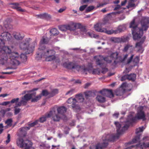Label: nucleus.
Wrapping results in <instances>:
<instances>
[{"label": "nucleus", "mask_w": 149, "mask_h": 149, "mask_svg": "<svg viewBox=\"0 0 149 149\" xmlns=\"http://www.w3.org/2000/svg\"><path fill=\"white\" fill-rule=\"evenodd\" d=\"M143 107H140L138 109L137 113L136 115L134 116V113L130 114L128 117V120L126 122V124L122 127V123L118 122H115L114 124L116 125L117 133L116 134H104L102 138L103 142L101 145L98 144L95 147L92 146L94 149H102L103 148L107 147L109 141H112L114 139L118 138L119 136L123 134L127 130L130 125L133 122L137 120L142 119L144 121L146 120L145 116L143 111Z\"/></svg>", "instance_id": "obj_1"}, {"label": "nucleus", "mask_w": 149, "mask_h": 149, "mask_svg": "<svg viewBox=\"0 0 149 149\" xmlns=\"http://www.w3.org/2000/svg\"><path fill=\"white\" fill-rule=\"evenodd\" d=\"M135 19H134L130 23L129 27L132 28V33L133 38L134 40H139L137 42L135 45V47L137 49V52L142 53L144 50L142 45L145 42L146 37L142 36L143 31H146L148 27L149 17H143L141 21V28L137 27V25L135 23Z\"/></svg>", "instance_id": "obj_2"}, {"label": "nucleus", "mask_w": 149, "mask_h": 149, "mask_svg": "<svg viewBox=\"0 0 149 149\" xmlns=\"http://www.w3.org/2000/svg\"><path fill=\"white\" fill-rule=\"evenodd\" d=\"M3 45H1V47ZM0 64L3 65L6 63L12 64H19L17 59L18 54L17 52H11V49L8 46H4L0 51Z\"/></svg>", "instance_id": "obj_3"}, {"label": "nucleus", "mask_w": 149, "mask_h": 149, "mask_svg": "<svg viewBox=\"0 0 149 149\" xmlns=\"http://www.w3.org/2000/svg\"><path fill=\"white\" fill-rule=\"evenodd\" d=\"M118 54L117 52L112 54L111 56L104 57L102 56L98 55L94 57V60L97 65H98L101 68L100 72L103 74H105L107 72L108 70L106 68L107 63H110L113 61L114 63L116 64L117 61L116 60L118 58L117 56Z\"/></svg>", "instance_id": "obj_4"}, {"label": "nucleus", "mask_w": 149, "mask_h": 149, "mask_svg": "<svg viewBox=\"0 0 149 149\" xmlns=\"http://www.w3.org/2000/svg\"><path fill=\"white\" fill-rule=\"evenodd\" d=\"M63 66L69 69L76 70L83 74H86L88 73H92L93 74H98L100 72V71L98 69H93L92 65L80 66L74 65L72 63L68 61L65 62L63 64Z\"/></svg>", "instance_id": "obj_5"}, {"label": "nucleus", "mask_w": 149, "mask_h": 149, "mask_svg": "<svg viewBox=\"0 0 149 149\" xmlns=\"http://www.w3.org/2000/svg\"><path fill=\"white\" fill-rule=\"evenodd\" d=\"M149 139V138L146 137L144 138L142 141H140L139 136H136L131 142L127 143L126 146L128 147L125 149H142L149 147V143L147 142Z\"/></svg>", "instance_id": "obj_6"}, {"label": "nucleus", "mask_w": 149, "mask_h": 149, "mask_svg": "<svg viewBox=\"0 0 149 149\" xmlns=\"http://www.w3.org/2000/svg\"><path fill=\"white\" fill-rule=\"evenodd\" d=\"M54 54L55 52L54 50L45 49L42 52H37V58L38 59H39V58H44L45 61H47L53 60H56V62L59 61V59L54 55Z\"/></svg>", "instance_id": "obj_7"}, {"label": "nucleus", "mask_w": 149, "mask_h": 149, "mask_svg": "<svg viewBox=\"0 0 149 149\" xmlns=\"http://www.w3.org/2000/svg\"><path fill=\"white\" fill-rule=\"evenodd\" d=\"M116 14L115 13H112L108 14L102 21L96 23L94 25V30L96 31L103 32L106 30V25L109 23V19L111 16H114Z\"/></svg>", "instance_id": "obj_8"}, {"label": "nucleus", "mask_w": 149, "mask_h": 149, "mask_svg": "<svg viewBox=\"0 0 149 149\" xmlns=\"http://www.w3.org/2000/svg\"><path fill=\"white\" fill-rule=\"evenodd\" d=\"M30 38L27 39L19 44V47L21 49L27 50L29 51V52L26 53V54H29L32 52L35 46L37 45L36 41H35L32 43H30Z\"/></svg>", "instance_id": "obj_9"}, {"label": "nucleus", "mask_w": 149, "mask_h": 149, "mask_svg": "<svg viewBox=\"0 0 149 149\" xmlns=\"http://www.w3.org/2000/svg\"><path fill=\"white\" fill-rule=\"evenodd\" d=\"M36 93H33L27 94H26L22 98L21 101L18 102L19 100V98H17L12 99L10 102L11 103H16V106L15 107L20 106L22 105H25L27 102L32 97L36 95Z\"/></svg>", "instance_id": "obj_10"}, {"label": "nucleus", "mask_w": 149, "mask_h": 149, "mask_svg": "<svg viewBox=\"0 0 149 149\" xmlns=\"http://www.w3.org/2000/svg\"><path fill=\"white\" fill-rule=\"evenodd\" d=\"M67 30L70 31H74L77 29H79L81 31L86 32L85 26L80 23L71 21L67 24Z\"/></svg>", "instance_id": "obj_11"}, {"label": "nucleus", "mask_w": 149, "mask_h": 149, "mask_svg": "<svg viewBox=\"0 0 149 149\" xmlns=\"http://www.w3.org/2000/svg\"><path fill=\"white\" fill-rule=\"evenodd\" d=\"M17 144L20 148L24 147V149H35L32 147V143L28 140H24L19 138L17 141Z\"/></svg>", "instance_id": "obj_12"}, {"label": "nucleus", "mask_w": 149, "mask_h": 149, "mask_svg": "<svg viewBox=\"0 0 149 149\" xmlns=\"http://www.w3.org/2000/svg\"><path fill=\"white\" fill-rule=\"evenodd\" d=\"M38 121V120H36L32 123L29 124V127H24L19 129L18 131L19 136L21 137L25 136L26 134V131L29 130L31 127H33L36 125Z\"/></svg>", "instance_id": "obj_13"}, {"label": "nucleus", "mask_w": 149, "mask_h": 149, "mask_svg": "<svg viewBox=\"0 0 149 149\" xmlns=\"http://www.w3.org/2000/svg\"><path fill=\"white\" fill-rule=\"evenodd\" d=\"M129 85L126 83H123L119 90L117 91L116 95L120 96L125 92L130 91L131 89V88H128V86Z\"/></svg>", "instance_id": "obj_14"}, {"label": "nucleus", "mask_w": 149, "mask_h": 149, "mask_svg": "<svg viewBox=\"0 0 149 149\" xmlns=\"http://www.w3.org/2000/svg\"><path fill=\"white\" fill-rule=\"evenodd\" d=\"M1 39H0V47L1 45H4V43L2 40H10L12 36L10 33L7 32H4L2 33L1 34Z\"/></svg>", "instance_id": "obj_15"}, {"label": "nucleus", "mask_w": 149, "mask_h": 149, "mask_svg": "<svg viewBox=\"0 0 149 149\" xmlns=\"http://www.w3.org/2000/svg\"><path fill=\"white\" fill-rule=\"evenodd\" d=\"M49 40L45 36L42 37L40 42V45L37 52H42L45 49H46L42 45L48 43Z\"/></svg>", "instance_id": "obj_16"}, {"label": "nucleus", "mask_w": 149, "mask_h": 149, "mask_svg": "<svg viewBox=\"0 0 149 149\" xmlns=\"http://www.w3.org/2000/svg\"><path fill=\"white\" fill-rule=\"evenodd\" d=\"M77 102L76 100L72 97L69 98L67 101L68 104H72L74 110H77V111H78V110H80V108L79 106L75 105Z\"/></svg>", "instance_id": "obj_17"}, {"label": "nucleus", "mask_w": 149, "mask_h": 149, "mask_svg": "<svg viewBox=\"0 0 149 149\" xmlns=\"http://www.w3.org/2000/svg\"><path fill=\"white\" fill-rule=\"evenodd\" d=\"M55 112L54 109H52L50 112L46 114L45 116L41 117L40 119V121L41 123H43L45 121L47 118H49L52 116Z\"/></svg>", "instance_id": "obj_18"}, {"label": "nucleus", "mask_w": 149, "mask_h": 149, "mask_svg": "<svg viewBox=\"0 0 149 149\" xmlns=\"http://www.w3.org/2000/svg\"><path fill=\"white\" fill-rule=\"evenodd\" d=\"M57 110L58 113L63 116V114L66 111L67 109L64 107L63 106L58 107Z\"/></svg>", "instance_id": "obj_19"}, {"label": "nucleus", "mask_w": 149, "mask_h": 149, "mask_svg": "<svg viewBox=\"0 0 149 149\" xmlns=\"http://www.w3.org/2000/svg\"><path fill=\"white\" fill-rule=\"evenodd\" d=\"M11 7L12 8L16 9V10L19 11L21 12H24L25 10L23 9H22L19 6V4L18 3H11Z\"/></svg>", "instance_id": "obj_20"}, {"label": "nucleus", "mask_w": 149, "mask_h": 149, "mask_svg": "<svg viewBox=\"0 0 149 149\" xmlns=\"http://www.w3.org/2000/svg\"><path fill=\"white\" fill-rule=\"evenodd\" d=\"M134 49V47L132 45L130 44H127L125 46L123 51L124 52H126L129 50L130 52H132Z\"/></svg>", "instance_id": "obj_21"}, {"label": "nucleus", "mask_w": 149, "mask_h": 149, "mask_svg": "<svg viewBox=\"0 0 149 149\" xmlns=\"http://www.w3.org/2000/svg\"><path fill=\"white\" fill-rule=\"evenodd\" d=\"M54 109L55 110V113L52 116H53L52 118L53 120L54 121H59L61 118H63L61 116H59V114H56V107H54L52 109Z\"/></svg>", "instance_id": "obj_22"}, {"label": "nucleus", "mask_w": 149, "mask_h": 149, "mask_svg": "<svg viewBox=\"0 0 149 149\" xmlns=\"http://www.w3.org/2000/svg\"><path fill=\"white\" fill-rule=\"evenodd\" d=\"M96 100L99 102L103 103L106 101L105 97L103 95L98 94L96 97Z\"/></svg>", "instance_id": "obj_23"}, {"label": "nucleus", "mask_w": 149, "mask_h": 149, "mask_svg": "<svg viewBox=\"0 0 149 149\" xmlns=\"http://www.w3.org/2000/svg\"><path fill=\"white\" fill-rule=\"evenodd\" d=\"M126 29L125 25H123L119 26L117 29H116V34L122 32L123 31Z\"/></svg>", "instance_id": "obj_24"}, {"label": "nucleus", "mask_w": 149, "mask_h": 149, "mask_svg": "<svg viewBox=\"0 0 149 149\" xmlns=\"http://www.w3.org/2000/svg\"><path fill=\"white\" fill-rule=\"evenodd\" d=\"M75 97L76 99V100H77L78 102H82L84 100V98L81 94H79L76 95Z\"/></svg>", "instance_id": "obj_25"}, {"label": "nucleus", "mask_w": 149, "mask_h": 149, "mask_svg": "<svg viewBox=\"0 0 149 149\" xmlns=\"http://www.w3.org/2000/svg\"><path fill=\"white\" fill-rule=\"evenodd\" d=\"M39 17L40 18L45 19L47 20H49L51 18L50 15L47 13H44L40 15H39Z\"/></svg>", "instance_id": "obj_26"}, {"label": "nucleus", "mask_w": 149, "mask_h": 149, "mask_svg": "<svg viewBox=\"0 0 149 149\" xmlns=\"http://www.w3.org/2000/svg\"><path fill=\"white\" fill-rule=\"evenodd\" d=\"M18 58L17 59V60L19 63V61L18 60V59L19 58H20L22 59V61L23 62L24 61H25L27 59V57L26 56L25 54H22L20 56H19V55H18ZM19 64H18L17 65H19ZM15 65H17V64H15Z\"/></svg>", "instance_id": "obj_27"}, {"label": "nucleus", "mask_w": 149, "mask_h": 149, "mask_svg": "<svg viewBox=\"0 0 149 149\" xmlns=\"http://www.w3.org/2000/svg\"><path fill=\"white\" fill-rule=\"evenodd\" d=\"M109 92L111 93L110 92L108 91V90L103 89L99 91L98 93L103 96H106L107 94V93H109Z\"/></svg>", "instance_id": "obj_28"}, {"label": "nucleus", "mask_w": 149, "mask_h": 149, "mask_svg": "<svg viewBox=\"0 0 149 149\" xmlns=\"http://www.w3.org/2000/svg\"><path fill=\"white\" fill-rule=\"evenodd\" d=\"M13 35L14 38L20 40L22 39V38L20 34L17 32H14L13 33Z\"/></svg>", "instance_id": "obj_29"}, {"label": "nucleus", "mask_w": 149, "mask_h": 149, "mask_svg": "<svg viewBox=\"0 0 149 149\" xmlns=\"http://www.w3.org/2000/svg\"><path fill=\"white\" fill-rule=\"evenodd\" d=\"M104 32L105 33L108 34H116V30H113L111 29L110 30H107V29L106 28V30Z\"/></svg>", "instance_id": "obj_30"}, {"label": "nucleus", "mask_w": 149, "mask_h": 149, "mask_svg": "<svg viewBox=\"0 0 149 149\" xmlns=\"http://www.w3.org/2000/svg\"><path fill=\"white\" fill-rule=\"evenodd\" d=\"M4 25L5 27L7 29L11 28V25L7 20H6L4 22Z\"/></svg>", "instance_id": "obj_31"}, {"label": "nucleus", "mask_w": 149, "mask_h": 149, "mask_svg": "<svg viewBox=\"0 0 149 149\" xmlns=\"http://www.w3.org/2000/svg\"><path fill=\"white\" fill-rule=\"evenodd\" d=\"M128 76L129 80L134 81L136 79V74H130V75H128Z\"/></svg>", "instance_id": "obj_32"}, {"label": "nucleus", "mask_w": 149, "mask_h": 149, "mask_svg": "<svg viewBox=\"0 0 149 149\" xmlns=\"http://www.w3.org/2000/svg\"><path fill=\"white\" fill-rule=\"evenodd\" d=\"M50 32L52 35L54 36L58 33V31L56 28H53L50 30Z\"/></svg>", "instance_id": "obj_33"}, {"label": "nucleus", "mask_w": 149, "mask_h": 149, "mask_svg": "<svg viewBox=\"0 0 149 149\" xmlns=\"http://www.w3.org/2000/svg\"><path fill=\"white\" fill-rule=\"evenodd\" d=\"M58 28L59 29L62 31H65L67 30V24L64 25H62L59 26Z\"/></svg>", "instance_id": "obj_34"}, {"label": "nucleus", "mask_w": 149, "mask_h": 149, "mask_svg": "<svg viewBox=\"0 0 149 149\" xmlns=\"http://www.w3.org/2000/svg\"><path fill=\"white\" fill-rule=\"evenodd\" d=\"M139 61V57L138 56H136L133 59V62L134 63V66H135L137 64H138Z\"/></svg>", "instance_id": "obj_35"}, {"label": "nucleus", "mask_w": 149, "mask_h": 149, "mask_svg": "<svg viewBox=\"0 0 149 149\" xmlns=\"http://www.w3.org/2000/svg\"><path fill=\"white\" fill-rule=\"evenodd\" d=\"M42 95L41 94L38 95L35 98L32 99L31 100V102H36L40 99Z\"/></svg>", "instance_id": "obj_36"}, {"label": "nucleus", "mask_w": 149, "mask_h": 149, "mask_svg": "<svg viewBox=\"0 0 149 149\" xmlns=\"http://www.w3.org/2000/svg\"><path fill=\"white\" fill-rule=\"evenodd\" d=\"M10 110V108L6 110L2 109L0 111V116H4L6 111H9Z\"/></svg>", "instance_id": "obj_37"}, {"label": "nucleus", "mask_w": 149, "mask_h": 149, "mask_svg": "<svg viewBox=\"0 0 149 149\" xmlns=\"http://www.w3.org/2000/svg\"><path fill=\"white\" fill-rule=\"evenodd\" d=\"M95 7L93 6L88 7L86 9V12L88 13L91 12L95 8Z\"/></svg>", "instance_id": "obj_38"}, {"label": "nucleus", "mask_w": 149, "mask_h": 149, "mask_svg": "<svg viewBox=\"0 0 149 149\" xmlns=\"http://www.w3.org/2000/svg\"><path fill=\"white\" fill-rule=\"evenodd\" d=\"M145 128V127H144L143 126H142L139 127L138 128H137L136 130V133L137 134L140 132H143Z\"/></svg>", "instance_id": "obj_39"}, {"label": "nucleus", "mask_w": 149, "mask_h": 149, "mask_svg": "<svg viewBox=\"0 0 149 149\" xmlns=\"http://www.w3.org/2000/svg\"><path fill=\"white\" fill-rule=\"evenodd\" d=\"M108 91L110 92L111 93H107V94L106 96L109 97H113V95L112 92L111 90H108Z\"/></svg>", "instance_id": "obj_40"}, {"label": "nucleus", "mask_w": 149, "mask_h": 149, "mask_svg": "<svg viewBox=\"0 0 149 149\" xmlns=\"http://www.w3.org/2000/svg\"><path fill=\"white\" fill-rule=\"evenodd\" d=\"M58 92V90L57 89H54L53 90L52 92L51 95L50 97H53L56 94H57Z\"/></svg>", "instance_id": "obj_41"}, {"label": "nucleus", "mask_w": 149, "mask_h": 149, "mask_svg": "<svg viewBox=\"0 0 149 149\" xmlns=\"http://www.w3.org/2000/svg\"><path fill=\"white\" fill-rule=\"evenodd\" d=\"M82 32H83V34H85L86 35L92 38L93 33L90 32H87L86 29V32H85L83 31Z\"/></svg>", "instance_id": "obj_42"}, {"label": "nucleus", "mask_w": 149, "mask_h": 149, "mask_svg": "<svg viewBox=\"0 0 149 149\" xmlns=\"http://www.w3.org/2000/svg\"><path fill=\"white\" fill-rule=\"evenodd\" d=\"M12 122V120L11 119H8L7 120L5 123L8 126H11Z\"/></svg>", "instance_id": "obj_43"}, {"label": "nucleus", "mask_w": 149, "mask_h": 149, "mask_svg": "<svg viewBox=\"0 0 149 149\" xmlns=\"http://www.w3.org/2000/svg\"><path fill=\"white\" fill-rule=\"evenodd\" d=\"M87 6V5H84L80 6L79 8V10L81 11H83L86 8Z\"/></svg>", "instance_id": "obj_44"}, {"label": "nucleus", "mask_w": 149, "mask_h": 149, "mask_svg": "<svg viewBox=\"0 0 149 149\" xmlns=\"http://www.w3.org/2000/svg\"><path fill=\"white\" fill-rule=\"evenodd\" d=\"M42 94L43 96H47V95L49 94V93L47 91L44 90L42 91Z\"/></svg>", "instance_id": "obj_45"}, {"label": "nucleus", "mask_w": 149, "mask_h": 149, "mask_svg": "<svg viewBox=\"0 0 149 149\" xmlns=\"http://www.w3.org/2000/svg\"><path fill=\"white\" fill-rule=\"evenodd\" d=\"M128 75H125L122 76L121 78L122 81H124L126 79L128 80Z\"/></svg>", "instance_id": "obj_46"}, {"label": "nucleus", "mask_w": 149, "mask_h": 149, "mask_svg": "<svg viewBox=\"0 0 149 149\" xmlns=\"http://www.w3.org/2000/svg\"><path fill=\"white\" fill-rule=\"evenodd\" d=\"M85 97H86L87 98L91 94V92L90 91H87L84 93Z\"/></svg>", "instance_id": "obj_47"}, {"label": "nucleus", "mask_w": 149, "mask_h": 149, "mask_svg": "<svg viewBox=\"0 0 149 149\" xmlns=\"http://www.w3.org/2000/svg\"><path fill=\"white\" fill-rule=\"evenodd\" d=\"M131 2V1L129 3V4L128 6V8L132 7L135 6V4Z\"/></svg>", "instance_id": "obj_48"}, {"label": "nucleus", "mask_w": 149, "mask_h": 149, "mask_svg": "<svg viewBox=\"0 0 149 149\" xmlns=\"http://www.w3.org/2000/svg\"><path fill=\"white\" fill-rule=\"evenodd\" d=\"M10 134H8L7 137V140L6 141V144H8L10 141Z\"/></svg>", "instance_id": "obj_49"}, {"label": "nucleus", "mask_w": 149, "mask_h": 149, "mask_svg": "<svg viewBox=\"0 0 149 149\" xmlns=\"http://www.w3.org/2000/svg\"><path fill=\"white\" fill-rule=\"evenodd\" d=\"M74 90L73 89H71L68 92H67L65 94L66 95H71L73 93Z\"/></svg>", "instance_id": "obj_50"}, {"label": "nucleus", "mask_w": 149, "mask_h": 149, "mask_svg": "<svg viewBox=\"0 0 149 149\" xmlns=\"http://www.w3.org/2000/svg\"><path fill=\"white\" fill-rule=\"evenodd\" d=\"M66 9V8L65 7H64L63 8H60L58 10V12L59 13H61L63 11H64V10H65Z\"/></svg>", "instance_id": "obj_51"}, {"label": "nucleus", "mask_w": 149, "mask_h": 149, "mask_svg": "<svg viewBox=\"0 0 149 149\" xmlns=\"http://www.w3.org/2000/svg\"><path fill=\"white\" fill-rule=\"evenodd\" d=\"M134 55L132 54L130 58L128 59L127 62L128 63H130L132 61Z\"/></svg>", "instance_id": "obj_52"}, {"label": "nucleus", "mask_w": 149, "mask_h": 149, "mask_svg": "<svg viewBox=\"0 0 149 149\" xmlns=\"http://www.w3.org/2000/svg\"><path fill=\"white\" fill-rule=\"evenodd\" d=\"M91 84V83H86L84 85V88H87L89 87Z\"/></svg>", "instance_id": "obj_53"}, {"label": "nucleus", "mask_w": 149, "mask_h": 149, "mask_svg": "<svg viewBox=\"0 0 149 149\" xmlns=\"http://www.w3.org/2000/svg\"><path fill=\"white\" fill-rule=\"evenodd\" d=\"M92 36V38H98L99 37L98 35L95 34L94 33H93Z\"/></svg>", "instance_id": "obj_54"}, {"label": "nucleus", "mask_w": 149, "mask_h": 149, "mask_svg": "<svg viewBox=\"0 0 149 149\" xmlns=\"http://www.w3.org/2000/svg\"><path fill=\"white\" fill-rule=\"evenodd\" d=\"M20 111V109H16L15 111V114H17Z\"/></svg>", "instance_id": "obj_55"}, {"label": "nucleus", "mask_w": 149, "mask_h": 149, "mask_svg": "<svg viewBox=\"0 0 149 149\" xmlns=\"http://www.w3.org/2000/svg\"><path fill=\"white\" fill-rule=\"evenodd\" d=\"M130 69L126 68L125 71L124 72L125 73H128L130 71Z\"/></svg>", "instance_id": "obj_56"}, {"label": "nucleus", "mask_w": 149, "mask_h": 149, "mask_svg": "<svg viewBox=\"0 0 149 149\" xmlns=\"http://www.w3.org/2000/svg\"><path fill=\"white\" fill-rule=\"evenodd\" d=\"M119 115V113H114L113 115V116L114 117H115L116 118H117L118 117V116Z\"/></svg>", "instance_id": "obj_57"}, {"label": "nucleus", "mask_w": 149, "mask_h": 149, "mask_svg": "<svg viewBox=\"0 0 149 149\" xmlns=\"http://www.w3.org/2000/svg\"><path fill=\"white\" fill-rule=\"evenodd\" d=\"M10 103V102H9V101H8V102H3V103L2 104L3 105H7L9 104Z\"/></svg>", "instance_id": "obj_58"}, {"label": "nucleus", "mask_w": 149, "mask_h": 149, "mask_svg": "<svg viewBox=\"0 0 149 149\" xmlns=\"http://www.w3.org/2000/svg\"><path fill=\"white\" fill-rule=\"evenodd\" d=\"M127 2V0H125L121 2V5L122 6H124Z\"/></svg>", "instance_id": "obj_59"}, {"label": "nucleus", "mask_w": 149, "mask_h": 149, "mask_svg": "<svg viewBox=\"0 0 149 149\" xmlns=\"http://www.w3.org/2000/svg\"><path fill=\"white\" fill-rule=\"evenodd\" d=\"M120 7V5H117V6L114 8V10H116L118 9H119Z\"/></svg>", "instance_id": "obj_60"}, {"label": "nucleus", "mask_w": 149, "mask_h": 149, "mask_svg": "<svg viewBox=\"0 0 149 149\" xmlns=\"http://www.w3.org/2000/svg\"><path fill=\"white\" fill-rule=\"evenodd\" d=\"M7 95V94H1L0 95V97H6Z\"/></svg>", "instance_id": "obj_61"}, {"label": "nucleus", "mask_w": 149, "mask_h": 149, "mask_svg": "<svg viewBox=\"0 0 149 149\" xmlns=\"http://www.w3.org/2000/svg\"><path fill=\"white\" fill-rule=\"evenodd\" d=\"M128 55L127 54L125 55L124 57V58L123 60L121 61H124L127 57Z\"/></svg>", "instance_id": "obj_62"}, {"label": "nucleus", "mask_w": 149, "mask_h": 149, "mask_svg": "<svg viewBox=\"0 0 149 149\" xmlns=\"http://www.w3.org/2000/svg\"><path fill=\"white\" fill-rule=\"evenodd\" d=\"M3 124L2 123L0 124V129H3Z\"/></svg>", "instance_id": "obj_63"}, {"label": "nucleus", "mask_w": 149, "mask_h": 149, "mask_svg": "<svg viewBox=\"0 0 149 149\" xmlns=\"http://www.w3.org/2000/svg\"><path fill=\"white\" fill-rule=\"evenodd\" d=\"M101 11L103 13H105L107 11V10H106V9L105 8H104V9H103Z\"/></svg>", "instance_id": "obj_64"}]
</instances>
